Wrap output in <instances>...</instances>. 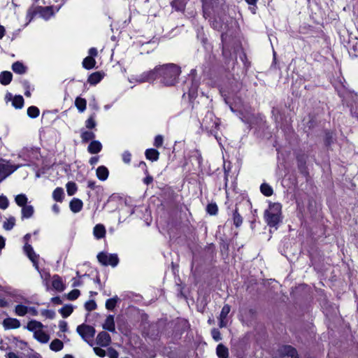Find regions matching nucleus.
Returning <instances> with one entry per match:
<instances>
[{
  "label": "nucleus",
  "mask_w": 358,
  "mask_h": 358,
  "mask_svg": "<svg viewBox=\"0 0 358 358\" xmlns=\"http://www.w3.org/2000/svg\"><path fill=\"white\" fill-rule=\"evenodd\" d=\"M7 358H19V357L14 352H8L6 356Z\"/></svg>",
  "instance_id": "64"
},
{
  "label": "nucleus",
  "mask_w": 358,
  "mask_h": 358,
  "mask_svg": "<svg viewBox=\"0 0 358 358\" xmlns=\"http://www.w3.org/2000/svg\"><path fill=\"white\" fill-rule=\"evenodd\" d=\"M231 310V307L228 304H225L221 310L220 317L222 318H226L227 317V315L229 313Z\"/></svg>",
  "instance_id": "47"
},
{
  "label": "nucleus",
  "mask_w": 358,
  "mask_h": 358,
  "mask_svg": "<svg viewBox=\"0 0 358 358\" xmlns=\"http://www.w3.org/2000/svg\"><path fill=\"white\" fill-rule=\"evenodd\" d=\"M83 201L76 198H73L69 203L71 210L75 213L80 212L83 208Z\"/></svg>",
  "instance_id": "12"
},
{
  "label": "nucleus",
  "mask_w": 358,
  "mask_h": 358,
  "mask_svg": "<svg viewBox=\"0 0 358 358\" xmlns=\"http://www.w3.org/2000/svg\"><path fill=\"white\" fill-rule=\"evenodd\" d=\"M203 17L213 19L212 25L215 29H222L226 19L228 6L224 0H201Z\"/></svg>",
  "instance_id": "1"
},
{
  "label": "nucleus",
  "mask_w": 358,
  "mask_h": 358,
  "mask_svg": "<svg viewBox=\"0 0 358 358\" xmlns=\"http://www.w3.org/2000/svg\"><path fill=\"white\" fill-rule=\"evenodd\" d=\"M103 328L110 332H114L115 331L113 315H110L106 317L105 322L103 324Z\"/></svg>",
  "instance_id": "13"
},
{
  "label": "nucleus",
  "mask_w": 358,
  "mask_h": 358,
  "mask_svg": "<svg viewBox=\"0 0 358 358\" xmlns=\"http://www.w3.org/2000/svg\"><path fill=\"white\" fill-rule=\"evenodd\" d=\"M27 115L31 118H35L39 115V109L36 106H30L27 109Z\"/></svg>",
  "instance_id": "40"
},
{
  "label": "nucleus",
  "mask_w": 358,
  "mask_h": 358,
  "mask_svg": "<svg viewBox=\"0 0 358 358\" xmlns=\"http://www.w3.org/2000/svg\"><path fill=\"white\" fill-rule=\"evenodd\" d=\"M261 192L266 196H270L273 194L272 187L267 183H263L260 186Z\"/></svg>",
  "instance_id": "31"
},
{
  "label": "nucleus",
  "mask_w": 358,
  "mask_h": 358,
  "mask_svg": "<svg viewBox=\"0 0 358 358\" xmlns=\"http://www.w3.org/2000/svg\"><path fill=\"white\" fill-rule=\"evenodd\" d=\"M12 78L13 75L10 71H3L0 73V83L7 85L11 82Z\"/></svg>",
  "instance_id": "21"
},
{
  "label": "nucleus",
  "mask_w": 358,
  "mask_h": 358,
  "mask_svg": "<svg viewBox=\"0 0 358 358\" xmlns=\"http://www.w3.org/2000/svg\"><path fill=\"white\" fill-rule=\"evenodd\" d=\"M159 68L162 83L166 86L175 85L181 73L180 68L174 64L160 65Z\"/></svg>",
  "instance_id": "2"
},
{
  "label": "nucleus",
  "mask_w": 358,
  "mask_h": 358,
  "mask_svg": "<svg viewBox=\"0 0 358 358\" xmlns=\"http://www.w3.org/2000/svg\"><path fill=\"white\" fill-rule=\"evenodd\" d=\"M97 54H98V52H97L96 48H91L89 50V55H90V56H89V57H93V58H94V57L97 56Z\"/></svg>",
  "instance_id": "58"
},
{
  "label": "nucleus",
  "mask_w": 358,
  "mask_h": 358,
  "mask_svg": "<svg viewBox=\"0 0 358 358\" xmlns=\"http://www.w3.org/2000/svg\"><path fill=\"white\" fill-rule=\"evenodd\" d=\"M97 259L103 266L110 265L113 267H115L119 263V258L116 254L108 255L103 252L98 254Z\"/></svg>",
  "instance_id": "5"
},
{
  "label": "nucleus",
  "mask_w": 358,
  "mask_h": 358,
  "mask_svg": "<svg viewBox=\"0 0 358 358\" xmlns=\"http://www.w3.org/2000/svg\"><path fill=\"white\" fill-rule=\"evenodd\" d=\"M333 142L332 136L330 133H327L324 138V143L327 146H329Z\"/></svg>",
  "instance_id": "56"
},
{
  "label": "nucleus",
  "mask_w": 358,
  "mask_h": 358,
  "mask_svg": "<svg viewBox=\"0 0 358 358\" xmlns=\"http://www.w3.org/2000/svg\"><path fill=\"white\" fill-rule=\"evenodd\" d=\"M15 224V219L14 217H9L6 222H3V228L6 230H10L13 228Z\"/></svg>",
  "instance_id": "39"
},
{
  "label": "nucleus",
  "mask_w": 358,
  "mask_h": 358,
  "mask_svg": "<svg viewBox=\"0 0 358 358\" xmlns=\"http://www.w3.org/2000/svg\"><path fill=\"white\" fill-rule=\"evenodd\" d=\"M95 138V134L92 131H83L81 133V138L83 143H87L89 141L93 140Z\"/></svg>",
  "instance_id": "33"
},
{
  "label": "nucleus",
  "mask_w": 358,
  "mask_h": 358,
  "mask_svg": "<svg viewBox=\"0 0 358 358\" xmlns=\"http://www.w3.org/2000/svg\"><path fill=\"white\" fill-rule=\"evenodd\" d=\"M13 71L18 74H24L26 72L27 68L22 62H16L12 65Z\"/></svg>",
  "instance_id": "25"
},
{
  "label": "nucleus",
  "mask_w": 358,
  "mask_h": 358,
  "mask_svg": "<svg viewBox=\"0 0 358 358\" xmlns=\"http://www.w3.org/2000/svg\"><path fill=\"white\" fill-rule=\"evenodd\" d=\"M135 80L137 83H148L147 77L145 76V72H143L142 74H141L138 76H136L135 78Z\"/></svg>",
  "instance_id": "53"
},
{
  "label": "nucleus",
  "mask_w": 358,
  "mask_h": 358,
  "mask_svg": "<svg viewBox=\"0 0 358 358\" xmlns=\"http://www.w3.org/2000/svg\"><path fill=\"white\" fill-rule=\"evenodd\" d=\"M233 220H234V224L236 227H239L242 224L243 218L241 216V215L239 214L237 208H236V209L234 210V211L233 213Z\"/></svg>",
  "instance_id": "32"
},
{
  "label": "nucleus",
  "mask_w": 358,
  "mask_h": 358,
  "mask_svg": "<svg viewBox=\"0 0 358 358\" xmlns=\"http://www.w3.org/2000/svg\"><path fill=\"white\" fill-rule=\"evenodd\" d=\"M38 13L37 6L36 7H31L29 8L27 14V18L29 19L30 22L34 17Z\"/></svg>",
  "instance_id": "43"
},
{
  "label": "nucleus",
  "mask_w": 358,
  "mask_h": 358,
  "mask_svg": "<svg viewBox=\"0 0 358 358\" xmlns=\"http://www.w3.org/2000/svg\"><path fill=\"white\" fill-rule=\"evenodd\" d=\"M8 206V200L4 196H0V208L6 209Z\"/></svg>",
  "instance_id": "50"
},
{
  "label": "nucleus",
  "mask_w": 358,
  "mask_h": 358,
  "mask_svg": "<svg viewBox=\"0 0 358 358\" xmlns=\"http://www.w3.org/2000/svg\"><path fill=\"white\" fill-rule=\"evenodd\" d=\"M96 123L94 120V114L91 115L85 122V126L87 129H93L96 127Z\"/></svg>",
  "instance_id": "42"
},
{
  "label": "nucleus",
  "mask_w": 358,
  "mask_h": 358,
  "mask_svg": "<svg viewBox=\"0 0 358 358\" xmlns=\"http://www.w3.org/2000/svg\"><path fill=\"white\" fill-rule=\"evenodd\" d=\"M131 153L129 151H125L122 154V160L127 163L129 164L131 162Z\"/></svg>",
  "instance_id": "55"
},
{
  "label": "nucleus",
  "mask_w": 358,
  "mask_h": 358,
  "mask_svg": "<svg viewBox=\"0 0 358 358\" xmlns=\"http://www.w3.org/2000/svg\"><path fill=\"white\" fill-rule=\"evenodd\" d=\"M63 347H64L63 342L57 338L53 340L50 345V348L52 351H55V352L61 350L63 348Z\"/></svg>",
  "instance_id": "29"
},
{
  "label": "nucleus",
  "mask_w": 358,
  "mask_h": 358,
  "mask_svg": "<svg viewBox=\"0 0 358 358\" xmlns=\"http://www.w3.org/2000/svg\"><path fill=\"white\" fill-rule=\"evenodd\" d=\"M163 141H164V138H163L162 136H161V135L156 136V137L155 138L154 145L157 148L161 147L163 144Z\"/></svg>",
  "instance_id": "51"
},
{
  "label": "nucleus",
  "mask_w": 358,
  "mask_h": 358,
  "mask_svg": "<svg viewBox=\"0 0 358 358\" xmlns=\"http://www.w3.org/2000/svg\"><path fill=\"white\" fill-rule=\"evenodd\" d=\"M24 250L25 253L27 254V255L28 256V257L29 258V259L34 264H37L38 256L34 252L31 245L28 244L27 243H25L24 246Z\"/></svg>",
  "instance_id": "10"
},
{
  "label": "nucleus",
  "mask_w": 358,
  "mask_h": 358,
  "mask_svg": "<svg viewBox=\"0 0 358 358\" xmlns=\"http://www.w3.org/2000/svg\"><path fill=\"white\" fill-rule=\"evenodd\" d=\"M99 161V157H92L90 158V164L91 165H94L95 164H96Z\"/></svg>",
  "instance_id": "63"
},
{
  "label": "nucleus",
  "mask_w": 358,
  "mask_h": 358,
  "mask_svg": "<svg viewBox=\"0 0 358 358\" xmlns=\"http://www.w3.org/2000/svg\"><path fill=\"white\" fill-rule=\"evenodd\" d=\"M63 317H69L73 312V306L71 305H66L59 310Z\"/></svg>",
  "instance_id": "34"
},
{
  "label": "nucleus",
  "mask_w": 358,
  "mask_h": 358,
  "mask_svg": "<svg viewBox=\"0 0 358 358\" xmlns=\"http://www.w3.org/2000/svg\"><path fill=\"white\" fill-rule=\"evenodd\" d=\"M59 329L62 332H66L67 331V323L65 321H60L59 324Z\"/></svg>",
  "instance_id": "57"
},
{
  "label": "nucleus",
  "mask_w": 358,
  "mask_h": 358,
  "mask_svg": "<svg viewBox=\"0 0 358 358\" xmlns=\"http://www.w3.org/2000/svg\"><path fill=\"white\" fill-rule=\"evenodd\" d=\"M102 149L101 143L98 141H92L88 145L87 150L91 154H96Z\"/></svg>",
  "instance_id": "14"
},
{
  "label": "nucleus",
  "mask_w": 358,
  "mask_h": 358,
  "mask_svg": "<svg viewBox=\"0 0 358 358\" xmlns=\"http://www.w3.org/2000/svg\"><path fill=\"white\" fill-rule=\"evenodd\" d=\"M76 331L85 341L89 343L91 346L93 345L91 341L94 338L96 332L95 329L93 327L82 324L77 327Z\"/></svg>",
  "instance_id": "4"
},
{
  "label": "nucleus",
  "mask_w": 358,
  "mask_h": 358,
  "mask_svg": "<svg viewBox=\"0 0 358 358\" xmlns=\"http://www.w3.org/2000/svg\"><path fill=\"white\" fill-rule=\"evenodd\" d=\"M219 327L220 328L225 327L227 326V322L224 320L226 318L220 317Z\"/></svg>",
  "instance_id": "61"
},
{
  "label": "nucleus",
  "mask_w": 358,
  "mask_h": 358,
  "mask_svg": "<svg viewBox=\"0 0 358 358\" xmlns=\"http://www.w3.org/2000/svg\"><path fill=\"white\" fill-rule=\"evenodd\" d=\"M80 290L75 289H73L72 291H71L68 294L67 297H68L69 300L73 301V300H76V299H78V296H80Z\"/></svg>",
  "instance_id": "44"
},
{
  "label": "nucleus",
  "mask_w": 358,
  "mask_h": 358,
  "mask_svg": "<svg viewBox=\"0 0 358 358\" xmlns=\"http://www.w3.org/2000/svg\"><path fill=\"white\" fill-rule=\"evenodd\" d=\"M52 285L55 289L59 292H62L64 289V285L62 281L61 278L55 275L53 276V280L52 282Z\"/></svg>",
  "instance_id": "20"
},
{
  "label": "nucleus",
  "mask_w": 358,
  "mask_h": 358,
  "mask_svg": "<svg viewBox=\"0 0 358 358\" xmlns=\"http://www.w3.org/2000/svg\"><path fill=\"white\" fill-rule=\"evenodd\" d=\"M152 181L153 178L150 175H148L143 180L144 183L146 185H150V183L152 182Z\"/></svg>",
  "instance_id": "59"
},
{
  "label": "nucleus",
  "mask_w": 358,
  "mask_h": 358,
  "mask_svg": "<svg viewBox=\"0 0 358 358\" xmlns=\"http://www.w3.org/2000/svg\"><path fill=\"white\" fill-rule=\"evenodd\" d=\"M282 206L279 203L269 205L268 209L264 212V217L267 224L271 227H276L281 222Z\"/></svg>",
  "instance_id": "3"
},
{
  "label": "nucleus",
  "mask_w": 358,
  "mask_h": 358,
  "mask_svg": "<svg viewBox=\"0 0 358 358\" xmlns=\"http://www.w3.org/2000/svg\"><path fill=\"white\" fill-rule=\"evenodd\" d=\"M34 338L42 343H46L50 339V336L41 330L35 331Z\"/></svg>",
  "instance_id": "18"
},
{
  "label": "nucleus",
  "mask_w": 358,
  "mask_h": 358,
  "mask_svg": "<svg viewBox=\"0 0 358 358\" xmlns=\"http://www.w3.org/2000/svg\"><path fill=\"white\" fill-rule=\"evenodd\" d=\"M103 78V75L101 72L96 71L94 73H92L87 78V82L90 85H96L99 83L101 79Z\"/></svg>",
  "instance_id": "16"
},
{
  "label": "nucleus",
  "mask_w": 358,
  "mask_h": 358,
  "mask_svg": "<svg viewBox=\"0 0 358 358\" xmlns=\"http://www.w3.org/2000/svg\"><path fill=\"white\" fill-rule=\"evenodd\" d=\"M16 315L19 316H24L28 312V308L23 305H17L15 308Z\"/></svg>",
  "instance_id": "37"
},
{
  "label": "nucleus",
  "mask_w": 358,
  "mask_h": 358,
  "mask_svg": "<svg viewBox=\"0 0 358 358\" xmlns=\"http://www.w3.org/2000/svg\"><path fill=\"white\" fill-rule=\"evenodd\" d=\"M279 355L281 358H299L296 350L291 345L282 346L279 350Z\"/></svg>",
  "instance_id": "6"
},
{
  "label": "nucleus",
  "mask_w": 358,
  "mask_h": 358,
  "mask_svg": "<svg viewBox=\"0 0 358 358\" xmlns=\"http://www.w3.org/2000/svg\"><path fill=\"white\" fill-rule=\"evenodd\" d=\"M93 350H94V353L100 357H104L106 355V351L104 350L101 349V348L95 347V348H94Z\"/></svg>",
  "instance_id": "52"
},
{
  "label": "nucleus",
  "mask_w": 358,
  "mask_h": 358,
  "mask_svg": "<svg viewBox=\"0 0 358 358\" xmlns=\"http://www.w3.org/2000/svg\"><path fill=\"white\" fill-rule=\"evenodd\" d=\"M63 196H64V190L62 187H57L52 193L53 199L56 201H58V202L62 201Z\"/></svg>",
  "instance_id": "30"
},
{
  "label": "nucleus",
  "mask_w": 358,
  "mask_h": 358,
  "mask_svg": "<svg viewBox=\"0 0 358 358\" xmlns=\"http://www.w3.org/2000/svg\"><path fill=\"white\" fill-rule=\"evenodd\" d=\"M12 105L17 109H20L24 106V99L21 95H16L13 97Z\"/></svg>",
  "instance_id": "27"
},
{
  "label": "nucleus",
  "mask_w": 358,
  "mask_h": 358,
  "mask_svg": "<svg viewBox=\"0 0 358 358\" xmlns=\"http://www.w3.org/2000/svg\"><path fill=\"white\" fill-rule=\"evenodd\" d=\"M20 166H9L3 164H0V182L3 181L6 177L14 172Z\"/></svg>",
  "instance_id": "7"
},
{
  "label": "nucleus",
  "mask_w": 358,
  "mask_h": 358,
  "mask_svg": "<svg viewBox=\"0 0 358 358\" xmlns=\"http://www.w3.org/2000/svg\"><path fill=\"white\" fill-rule=\"evenodd\" d=\"M51 301L55 304H62V301L59 296L52 297L51 299Z\"/></svg>",
  "instance_id": "60"
},
{
  "label": "nucleus",
  "mask_w": 358,
  "mask_h": 358,
  "mask_svg": "<svg viewBox=\"0 0 358 358\" xmlns=\"http://www.w3.org/2000/svg\"><path fill=\"white\" fill-rule=\"evenodd\" d=\"M3 325L6 329H17L20 327V322L17 319L8 317L3 321Z\"/></svg>",
  "instance_id": "9"
},
{
  "label": "nucleus",
  "mask_w": 358,
  "mask_h": 358,
  "mask_svg": "<svg viewBox=\"0 0 358 358\" xmlns=\"http://www.w3.org/2000/svg\"><path fill=\"white\" fill-rule=\"evenodd\" d=\"M206 210L208 213H209L211 215H215L217 213L218 208L216 203H211L208 204L206 207Z\"/></svg>",
  "instance_id": "41"
},
{
  "label": "nucleus",
  "mask_w": 358,
  "mask_h": 358,
  "mask_svg": "<svg viewBox=\"0 0 358 358\" xmlns=\"http://www.w3.org/2000/svg\"><path fill=\"white\" fill-rule=\"evenodd\" d=\"M37 8L38 13H40L42 17H45L46 15H49L51 11L50 7L37 6Z\"/></svg>",
  "instance_id": "46"
},
{
  "label": "nucleus",
  "mask_w": 358,
  "mask_h": 358,
  "mask_svg": "<svg viewBox=\"0 0 358 358\" xmlns=\"http://www.w3.org/2000/svg\"><path fill=\"white\" fill-rule=\"evenodd\" d=\"M145 155L148 159L155 162L158 160L159 152L155 149L150 148L145 150Z\"/></svg>",
  "instance_id": "22"
},
{
  "label": "nucleus",
  "mask_w": 358,
  "mask_h": 358,
  "mask_svg": "<svg viewBox=\"0 0 358 358\" xmlns=\"http://www.w3.org/2000/svg\"><path fill=\"white\" fill-rule=\"evenodd\" d=\"M66 191L69 196L73 195L77 191V185L73 182H69L66 184Z\"/></svg>",
  "instance_id": "38"
},
{
  "label": "nucleus",
  "mask_w": 358,
  "mask_h": 358,
  "mask_svg": "<svg viewBox=\"0 0 358 358\" xmlns=\"http://www.w3.org/2000/svg\"><path fill=\"white\" fill-rule=\"evenodd\" d=\"M43 327V324L36 320H31L28 322L27 328L29 331H34L41 330V329Z\"/></svg>",
  "instance_id": "24"
},
{
  "label": "nucleus",
  "mask_w": 358,
  "mask_h": 358,
  "mask_svg": "<svg viewBox=\"0 0 358 358\" xmlns=\"http://www.w3.org/2000/svg\"><path fill=\"white\" fill-rule=\"evenodd\" d=\"M15 202L16 203L21 207L27 206V198L25 194H18L15 196Z\"/></svg>",
  "instance_id": "35"
},
{
  "label": "nucleus",
  "mask_w": 358,
  "mask_h": 358,
  "mask_svg": "<svg viewBox=\"0 0 358 358\" xmlns=\"http://www.w3.org/2000/svg\"><path fill=\"white\" fill-rule=\"evenodd\" d=\"M94 236L97 238L100 239L105 236L106 229L103 224H99L94 227L93 230Z\"/></svg>",
  "instance_id": "15"
},
{
  "label": "nucleus",
  "mask_w": 358,
  "mask_h": 358,
  "mask_svg": "<svg viewBox=\"0 0 358 358\" xmlns=\"http://www.w3.org/2000/svg\"><path fill=\"white\" fill-rule=\"evenodd\" d=\"M34 210L32 206L27 205L22 208V219L30 218L34 214Z\"/></svg>",
  "instance_id": "23"
},
{
  "label": "nucleus",
  "mask_w": 358,
  "mask_h": 358,
  "mask_svg": "<svg viewBox=\"0 0 358 358\" xmlns=\"http://www.w3.org/2000/svg\"><path fill=\"white\" fill-rule=\"evenodd\" d=\"M108 357L109 358H118V352L114 348H108Z\"/></svg>",
  "instance_id": "54"
},
{
  "label": "nucleus",
  "mask_w": 358,
  "mask_h": 358,
  "mask_svg": "<svg viewBox=\"0 0 358 358\" xmlns=\"http://www.w3.org/2000/svg\"><path fill=\"white\" fill-rule=\"evenodd\" d=\"M41 315L47 318L53 319L55 316V313L52 310H43Z\"/></svg>",
  "instance_id": "49"
},
{
  "label": "nucleus",
  "mask_w": 358,
  "mask_h": 358,
  "mask_svg": "<svg viewBox=\"0 0 358 358\" xmlns=\"http://www.w3.org/2000/svg\"><path fill=\"white\" fill-rule=\"evenodd\" d=\"M119 298L115 296L113 298L108 299L106 302V308L108 310H113L115 307Z\"/></svg>",
  "instance_id": "36"
},
{
  "label": "nucleus",
  "mask_w": 358,
  "mask_h": 358,
  "mask_svg": "<svg viewBox=\"0 0 358 358\" xmlns=\"http://www.w3.org/2000/svg\"><path fill=\"white\" fill-rule=\"evenodd\" d=\"M108 170L104 166H100L96 169V176L101 180H106L108 177Z\"/></svg>",
  "instance_id": "17"
},
{
  "label": "nucleus",
  "mask_w": 358,
  "mask_h": 358,
  "mask_svg": "<svg viewBox=\"0 0 358 358\" xmlns=\"http://www.w3.org/2000/svg\"><path fill=\"white\" fill-rule=\"evenodd\" d=\"M111 342L110 336L106 331L99 333L96 337V343L102 347H106Z\"/></svg>",
  "instance_id": "8"
},
{
  "label": "nucleus",
  "mask_w": 358,
  "mask_h": 358,
  "mask_svg": "<svg viewBox=\"0 0 358 358\" xmlns=\"http://www.w3.org/2000/svg\"><path fill=\"white\" fill-rule=\"evenodd\" d=\"M96 64L95 59L92 57H87L83 61V66L86 69H91L94 67Z\"/></svg>",
  "instance_id": "26"
},
{
  "label": "nucleus",
  "mask_w": 358,
  "mask_h": 358,
  "mask_svg": "<svg viewBox=\"0 0 358 358\" xmlns=\"http://www.w3.org/2000/svg\"><path fill=\"white\" fill-rule=\"evenodd\" d=\"M216 354L220 358H228L229 350L225 345L220 343L217 346Z\"/></svg>",
  "instance_id": "19"
},
{
  "label": "nucleus",
  "mask_w": 358,
  "mask_h": 358,
  "mask_svg": "<svg viewBox=\"0 0 358 358\" xmlns=\"http://www.w3.org/2000/svg\"><path fill=\"white\" fill-rule=\"evenodd\" d=\"M96 306V303L94 300H90L85 303V308L87 311L95 310Z\"/></svg>",
  "instance_id": "45"
},
{
  "label": "nucleus",
  "mask_w": 358,
  "mask_h": 358,
  "mask_svg": "<svg viewBox=\"0 0 358 358\" xmlns=\"http://www.w3.org/2000/svg\"><path fill=\"white\" fill-rule=\"evenodd\" d=\"M211 336L215 341L222 340L220 331L217 329L214 328L211 330Z\"/></svg>",
  "instance_id": "48"
},
{
  "label": "nucleus",
  "mask_w": 358,
  "mask_h": 358,
  "mask_svg": "<svg viewBox=\"0 0 358 358\" xmlns=\"http://www.w3.org/2000/svg\"><path fill=\"white\" fill-rule=\"evenodd\" d=\"M28 311L32 315H38V310L34 307H30L28 308Z\"/></svg>",
  "instance_id": "62"
},
{
  "label": "nucleus",
  "mask_w": 358,
  "mask_h": 358,
  "mask_svg": "<svg viewBox=\"0 0 358 358\" xmlns=\"http://www.w3.org/2000/svg\"><path fill=\"white\" fill-rule=\"evenodd\" d=\"M160 73L159 66H156L154 69L145 72L147 77L148 83L154 82L159 76Z\"/></svg>",
  "instance_id": "11"
},
{
  "label": "nucleus",
  "mask_w": 358,
  "mask_h": 358,
  "mask_svg": "<svg viewBox=\"0 0 358 358\" xmlns=\"http://www.w3.org/2000/svg\"><path fill=\"white\" fill-rule=\"evenodd\" d=\"M75 105L80 112H83L86 109L87 101L85 99L77 97L75 101Z\"/></svg>",
  "instance_id": "28"
}]
</instances>
